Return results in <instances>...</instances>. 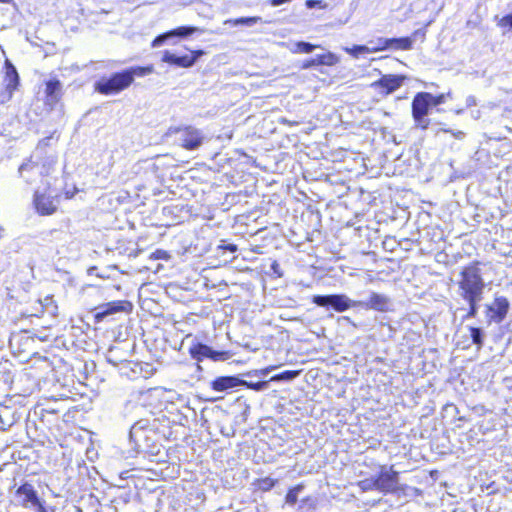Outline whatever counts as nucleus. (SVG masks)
<instances>
[{
	"instance_id": "10",
	"label": "nucleus",
	"mask_w": 512,
	"mask_h": 512,
	"mask_svg": "<svg viewBox=\"0 0 512 512\" xmlns=\"http://www.w3.org/2000/svg\"><path fill=\"white\" fill-rule=\"evenodd\" d=\"M510 308V303L508 299L504 296L495 297L493 302L487 305V316L489 317L490 322L501 323Z\"/></svg>"
},
{
	"instance_id": "32",
	"label": "nucleus",
	"mask_w": 512,
	"mask_h": 512,
	"mask_svg": "<svg viewBox=\"0 0 512 512\" xmlns=\"http://www.w3.org/2000/svg\"><path fill=\"white\" fill-rule=\"evenodd\" d=\"M446 96H450V93L440 94L438 96H434L431 94V98L429 99V102L432 105V107L438 106L445 102Z\"/></svg>"
},
{
	"instance_id": "19",
	"label": "nucleus",
	"mask_w": 512,
	"mask_h": 512,
	"mask_svg": "<svg viewBox=\"0 0 512 512\" xmlns=\"http://www.w3.org/2000/svg\"><path fill=\"white\" fill-rule=\"evenodd\" d=\"M198 31H201L198 27L182 26V27H178L176 29L169 31V33H170L171 38L172 37L186 38Z\"/></svg>"
},
{
	"instance_id": "12",
	"label": "nucleus",
	"mask_w": 512,
	"mask_h": 512,
	"mask_svg": "<svg viewBox=\"0 0 512 512\" xmlns=\"http://www.w3.org/2000/svg\"><path fill=\"white\" fill-rule=\"evenodd\" d=\"M17 502L24 508L32 509L40 500L33 485L24 483L15 492Z\"/></svg>"
},
{
	"instance_id": "2",
	"label": "nucleus",
	"mask_w": 512,
	"mask_h": 512,
	"mask_svg": "<svg viewBox=\"0 0 512 512\" xmlns=\"http://www.w3.org/2000/svg\"><path fill=\"white\" fill-rule=\"evenodd\" d=\"M461 297H483L485 282L479 263H472L462 269L458 281Z\"/></svg>"
},
{
	"instance_id": "30",
	"label": "nucleus",
	"mask_w": 512,
	"mask_h": 512,
	"mask_svg": "<svg viewBox=\"0 0 512 512\" xmlns=\"http://www.w3.org/2000/svg\"><path fill=\"white\" fill-rule=\"evenodd\" d=\"M170 38H171V36H170L169 31H168V32H166V33H163V34H161V35L157 36V37L152 41L151 46H152L153 48L159 47V46L163 45V44H164L168 39H170Z\"/></svg>"
},
{
	"instance_id": "5",
	"label": "nucleus",
	"mask_w": 512,
	"mask_h": 512,
	"mask_svg": "<svg viewBox=\"0 0 512 512\" xmlns=\"http://www.w3.org/2000/svg\"><path fill=\"white\" fill-rule=\"evenodd\" d=\"M180 134L181 145L187 150H195L202 145V132L192 126L170 127L166 135Z\"/></svg>"
},
{
	"instance_id": "27",
	"label": "nucleus",
	"mask_w": 512,
	"mask_h": 512,
	"mask_svg": "<svg viewBox=\"0 0 512 512\" xmlns=\"http://www.w3.org/2000/svg\"><path fill=\"white\" fill-rule=\"evenodd\" d=\"M358 486L363 491L376 490V478H368V479L361 480L358 483Z\"/></svg>"
},
{
	"instance_id": "8",
	"label": "nucleus",
	"mask_w": 512,
	"mask_h": 512,
	"mask_svg": "<svg viewBox=\"0 0 512 512\" xmlns=\"http://www.w3.org/2000/svg\"><path fill=\"white\" fill-rule=\"evenodd\" d=\"M189 351L192 358L197 361H202L204 358H210L213 361H225L231 356L228 351H216L203 343L193 345Z\"/></svg>"
},
{
	"instance_id": "47",
	"label": "nucleus",
	"mask_w": 512,
	"mask_h": 512,
	"mask_svg": "<svg viewBox=\"0 0 512 512\" xmlns=\"http://www.w3.org/2000/svg\"><path fill=\"white\" fill-rule=\"evenodd\" d=\"M0 422H1L2 424H7L8 426H10V425H11V423H5V422H4V420H2V413H1V412H0Z\"/></svg>"
},
{
	"instance_id": "3",
	"label": "nucleus",
	"mask_w": 512,
	"mask_h": 512,
	"mask_svg": "<svg viewBox=\"0 0 512 512\" xmlns=\"http://www.w3.org/2000/svg\"><path fill=\"white\" fill-rule=\"evenodd\" d=\"M313 303L320 307H331L336 312H344L352 307H358V300H351L345 294L315 295Z\"/></svg>"
},
{
	"instance_id": "7",
	"label": "nucleus",
	"mask_w": 512,
	"mask_h": 512,
	"mask_svg": "<svg viewBox=\"0 0 512 512\" xmlns=\"http://www.w3.org/2000/svg\"><path fill=\"white\" fill-rule=\"evenodd\" d=\"M399 483L398 472L391 466H381L379 475L376 477V490L383 493H392L396 491Z\"/></svg>"
},
{
	"instance_id": "37",
	"label": "nucleus",
	"mask_w": 512,
	"mask_h": 512,
	"mask_svg": "<svg viewBox=\"0 0 512 512\" xmlns=\"http://www.w3.org/2000/svg\"><path fill=\"white\" fill-rule=\"evenodd\" d=\"M275 483L276 481L274 479L265 478L261 481V488L265 491H268L274 487Z\"/></svg>"
},
{
	"instance_id": "14",
	"label": "nucleus",
	"mask_w": 512,
	"mask_h": 512,
	"mask_svg": "<svg viewBox=\"0 0 512 512\" xmlns=\"http://www.w3.org/2000/svg\"><path fill=\"white\" fill-rule=\"evenodd\" d=\"M404 77L398 75H384L378 81L372 84L375 88H380V93L388 95L396 91L403 84Z\"/></svg>"
},
{
	"instance_id": "13",
	"label": "nucleus",
	"mask_w": 512,
	"mask_h": 512,
	"mask_svg": "<svg viewBox=\"0 0 512 512\" xmlns=\"http://www.w3.org/2000/svg\"><path fill=\"white\" fill-rule=\"evenodd\" d=\"M33 203L39 214L51 215L57 210L58 200L49 194L35 191Z\"/></svg>"
},
{
	"instance_id": "29",
	"label": "nucleus",
	"mask_w": 512,
	"mask_h": 512,
	"mask_svg": "<svg viewBox=\"0 0 512 512\" xmlns=\"http://www.w3.org/2000/svg\"><path fill=\"white\" fill-rule=\"evenodd\" d=\"M370 43L373 44L374 41H370ZM372 47H379V51L384 50L391 47V41L388 38L380 37L375 41V45Z\"/></svg>"
},
{
	"instance_id": "36",
	"label": "nucleus",
	"mask_w": 512,
	"mask_h": 512,
	"mask_svg": "<svg viewBox=\"0 0 512 512\" xmlns=\"http://www.w3.org/2000/svg\"><path fill=\"white\" fill-rule=\"evenodd\" d=\"M34 168H35V164L32 161H28L26 163H23L19 167V174H20L21 177H24V172L32 170Z\"/></svg>"
},
{
	"instance_id": "48",
	"label": "nucleus",
	"mask_w": 512,
	"mask_h": 512,
	"mask_svg": "<svg viewBox=\"0 0 512 512\" xmlns=\"http://www.w3.org/2000/svg\"><path fill=\"white\" fill-rule=\"evenodd\" d=\"M13 0H0V3H6V4H9L11 3Z\"/></svg>"
},
{
	"instance_id": "35",
	"label": "nucleus",
	"mask_w": 512,
	"mask_h": 512,
	"mask_svg": "<svg viewBox=\"0 0 512 512\" xmlns=\"http://www.w3.org/2000/svg\"><path fill=\"white\" fill-rule=\"evenodd\" d=\"M316 65H324L323 55H317L315 58H313L312 60L308 61L304 65V67L305 68H309V67L316 66Z\"/></svg>"
},
{
	"instance_id": "18",
	"label": "nucleus",
	"mask_w": 512,
	"mask_h": 512,
	"mask_svg": "<svg viewBox=\"0 0 512 512\" xmlns=\"http://www.w3.org/2000/svg\"><path fill=\"white\" fill-rule=\"evenodd\" d=\"M345 51L353 56L354 58H358L360 55L365 53H374L379 51V47H370L366 45H354L351 48L346 47Z\"/></svg>"
},
{
	"instance_id": "51",
	"label": "nucleus",
	"mask_w": 512,
	"mask_h": 512,
	"mask_svg": "<svg viewBox=\"0 0 512 512\" xmlns=\"http://www.w3.org/2000/svg\"><path fill=\"white\" fill-rule=\"evenodd\" d=\"M477 114H480V111H477V113H474V116H475L476 118H479V115H477Z\"/></svg>"
},
{
	"instance_id": "31",
	"label": "nucleus",
	"mask_w": 512,
	"mask_h": 512,
	"mask_svg": "<svg viewBox=\"0 0 512 512\" xmlns=\"http://www.w3.org/2000/svg\"><path fill=\"white\" fill-rule=\"evenodd\" d=\"M15 90L16 89H9L8 86H5V90L0 93V103L4 104L10 101Z\"/></svg>"
},
{
	"instance_id": "46",
	"label": "nucleus",
	"mask_w": 512,
	"mask_h": 512,
	"mask_svg": "<svg viewBox=\"0 0 512 512\" xmlns=\"http://www.w3.org/2000/svg\"><path fill=\"white\" fill-rule=\"evenodd\" d=\"M136 430H137V424L132 426V428L130 430V437H132L136 433Z\"/></svg>"
},
{
	"instance_id": "50",
	"label": "nucleus",
	"mask_w": 512,
	"mask_h": 512,
	"mask_svg": "<svg viewBox=\"0 0 512 512\" xmlns=\"http://www.w3.org/2000/svg\"><path fill=\"white\" fill-rule=\"evenodd\" d=\"M477 114H480V111H477V113H474V116H475L476 118H479V115H477Z\"/></svg>"
},
{
	"instance_id": "41",
	"label": "nucleus",
	"mask_w": 512,
	"mask_h": 512,
	"mask_svg": "<svg viewBox=\"0 0 512 512\" xmlns=\"http://www.w3.org/2000/svg\"><path fill=\"white\" fill-rule=\"evenodd\" d=\"M501 25L512 28V14L506 15L501 19Z\"/></svg>"
},
{
	"instance_id": "33",
	"label": "nucleus",
	"mask_w": 512,
	"mask_h": 512,
	"mask_svg": "<svg viewBox=\"0 0 512 512\" xmlns=\"http://www.w3.org/2000/svg\"><path fill=\"white\" fill-rule=\"evenodd\" d=\"M306 6L309 9H312V8H315V7H319L321 9H326L327 8V3H325V2H323L321 0H307L306 1Z\"/></svg>"
},
{
	"instance_id": "25",
	"label": "nucleus",
	"mask_w": 512,
	"mask_h": 512,
	"mask_svg": "<svg viewBox=\"0 0 512 512\" xmlns=\"http://www.w3.org/2000/svg\"><path fill=\"white\" fill-rule=\"evenodd\" d=\"M239 386H246L247 388L252 389L254 391H263L267 388L268 383L266 381L254 383L241 379V384H239Z\"/></svg>"
},
{
	"instance_id": "43",
	"label": "nucleus",
	"mask_w": 512,
	"mask_h": 512,
	"mask_svg": "<svg viewBox=\"0 0 512 512\" xmlns=\"http://www.w3.org/2000/svg\"><path fill=\"white\" fill-rule=\"evenodd\" d=\"M271 269H272V271H273L275 274H277L279 277H281V276H282V273H281V271H280V265H279L276 261H274V262L271 264Z\"/></svg>"
},
{
	"instance_id": "42",
	"label": "nucleus",
	"mask_w": 512,
	"mask_h": 512,
	"mask_svg": "<svg viewBox=\"0 0 512 512\" xmlns=\"http://www.w3.org/2000/svg\"><path fill=\"white\" fill-rule=\"evenodd\" d=\"M477 105V99L475 96L470 95L466 98V107H472Z\"/></svg>"
},
{
	"instance_id": "44",
	"label": "nucleus",
	"mask_w": 512,
	"mask_h": 512,
	"mask_svg": "<svg viewBox=\"0 0 512 512\" xmlns=\"http://www.w3.org/2000/svg\"><path fill=\"white\" fill-rule=\"evenodd\" d=\"M258 373H260L261 375L265 376V375L267 374V370H261V371H257V370H255V371H250V372H248V373H246V374H244V375H245V376L250 377V376H253V375L257 376V375H258Z\"/></svg>"
},
{
	"instance_id": "24",
	"label": "nucleus",
	"mask_w": 512,
	"mask_h": 512,
	"mask_svg": "<svg viewBox=\"0 0 512 512\" xmlns=\"http://www.w3.org/2000/svg\"><path fill=\"white\" fill-rule=\"evenodd\" d=\"M260 17H241L234 20H227L225 21V24H233L234 26L237 25H247V26H253L258 21H260Z\"/></svg>"
},
{
	"instance_id": "28",
	"label": "nucleus",
	"mask_w": 512,
	"mask_h": 512,
	"mask_svg": "<svg viewBox=\"0 0 512 512\" xmlns=\"http://www.w3.org/2000/svg\"><path fill=\"white\" fill-rule=\"evenodd\" d=\"M296 47H297V49L294 50V52H301V53H311L316 48L315 45L308 43V42H304V41L297 42Z\"/></svg>"
},
{
	"instance_id": "52",
	"label": "nucleus",
	"mask_w": 512,
	"mask_h": 512,
	"mask_svg": "<svg viewBox=\"0 0 512 512\" xmlns=\"http://www.w3.org/2000/svg\"><path fill=\"white\" fill-rule=\"evenodd\" d=\"M462 112H463V109H459V110H457V112H456V113H457V114H461Z\"/></svg>"
},
{
	"instance_id": "15",
	"label": "nucleus",
	"mask_w": 512,
	"mask_h": 512,
	"mask_svg": "<svg viewBox=\"0 0 512 512\" xmlns=\"http://www.w3.org/2000/svg\"><path fill=\"white\" fill-rule=\"evenodd\" d=\"M241 379L237 376H220L211 381V388L217 392H226L229 389L238 387Z\"/></svg>"
},
{
	"instance_id": "21",
	"label": "nucleus",
	"mask_w": 512,
	"mask_h": 512,
	"mask_svg": "<svg viewBox=\"0 0 512 512\" xmlns=\"http://www.w3.org/2000/svg\"><path fill=\"white\" fill-rule=\"evenodd\" d=\"M469 304V311L464 317L465 319L474 318L478 312V302L482 300L483 297H462Z\"/></svg>"
},
{
	"instance_id": "4",
	"label": "nucleus",
	"mask_w": 512,
	"mask_h": 512,
	"mask_svg": "<svg viewBox=\"0 0 512 512\" xmlns=\"http://www.w3.org/2000/svg\"><path fill=\"white\" fill-rule=\"evenodd\" d=\"M431 93L420 92L417 93L412 101V115L418 127L427 129L430 120L426 118L432 105L429 102Z\"/></svg>"
},
{
	"instance_id": "39",
	"label": "nucleus",
	"mask_w": 512,
	"mask_h": 512,
	"mask_svg": "<svg viewBox=\"0 0 512 512\" xmlns=\"http://www.w3.org/2000/svg\"><path fill=\"white\" fill-rule=\"evenodd\" d=\"M441 131H443L445 133H451V135L453 137H455L456 139H459V140H462L465 137V133L460 130L454 131L451 129H442Z\"/></svg>"
},
{
	"instance_id": "20",
	"label": "nucleus",
	"mask_w": 512,
	"mask_h": 512,
	"mask_svg": "<svg viewBox=\"0 0 512 512\" xmlns=\"http://www.w3.org/2000/svg\"><path fill=\"white\" fill-rule=\"evenodd\" d=\"M391 47L401 50H410L412 48L413 41L409 37L403 38H390Z\"/></svg>"
},
{
	"instance_id": "9",
	"label": "nucleus",
	"mask_w": 512,
	"mask_h": 512,
	"mask_svg": "<svg viewBox=\"0 0 512 512\" xmlns=\"http://www.w3.org/2000/svg\"><path fill=\"white\" fill-rule=\"evenodd\" d=\"M132 309V304L128 301H112L97 306L95 311L96 322H101L108 316L118 312H128Z\"/></svg>"
},
{
	"instance_id": "40",
	"label": "nucleus",
	"mask_w": 512,
	"mask_h": 512,
	"mask_svg": "<svg viewBox=\"0 0 512 512\" xmlns=\"http://www.w3.org/2000/svg\"><path fill=\"white\" fill-rule=\"evenodd\" d=\"M219 249L228 250L231 253L237 251V246L235 244H222L218 246Z\"/></svg>"
},
{
	"instance_id": "49",
	"label": "nucleus",
	"mask_w": 512,
	"mask_h": 512,
	"mask_svg": "<svg viewBox=\"0 0 512 512\" xmlns=\"http://www.w3.org/2000/svg\"><path fill=\"white\" fill-rule=\"evenodd\" d=\"M477 114H480V111H477V113H474V116H475L476 118H479V115H477Z\"/></svg>"
},
{
	"instance_id": "17",
	"label": "nucleus",
	"mask_w": 512,
	"mask_h": 512,
	"mask_svg": "<svg viewBox=\"0 0 512 512\" xmlns=\"http://www.w3.org/2000/svg\"><path fill=\"white\" fill-rule=\"evenodd\" d=\"M62 84L59 80H49L46 83V95L49 104H55L61 97Z\"/></svg>"
},
{
	"instance_id": "1",
	"label": "nucleus",
	"mask_w": 512,
	"mask_h": 512,
	"mask_svg": "<svg viewBox=\"0 0 512 512\" xmlns=\"http://www.w3.org/2000/svg\"><path fill=\"white\" fill-rule=\"evenodd\" d=\"M153 66H136L122 72L114 73L109 78H102L95 83V90L101 94H116L131 85L134 77H143L153 72Z\"/></svg>"
},
{
	"instance_id": "26",
	"label": "nucleus",
	"mask_w": 512,
	"mask_h": 512,
	"mask_svg": "<svg viewBox=\"0 0 512 512\" xmlns=\"http://www.w3.org/2000/svg\"><path fill=\"white\" fill-rule=\"evenodd\" d=\"M299 375V371H284L278 375H275L272 377L271 380H284V381H291L295 379Z\"/></svg>"
},
{
	"instance_id": "16",
	"label": "nucleus",
	"mask_w": 512,
	"mask_h": 512,
	"mask_svg": "<svg viewBox=\"0 0 512 512\" xmlns=\"http://www.w3.org/2000/svg\"><path fill=\"white\" fill-rule=\"evenodd\" d=\"M5 76L4 83L5 86H8L9 89H17L19 85V74L16 70V67L10 62L9 59L5 60L4 63Z\"/></svg>"
},
{
	"instance_id": "38",
	"label": "nucleus",
	"mask_w": 512,
	"mask_h": 512,
	"mask_svg": "<svg viewBox=\"0 0 512 512\" xmlns=\"http://www.w3.org/2000/svg\"><path fill=\"white\" fill-rule=\"evenodd\" d=\"M323 58H324V65L331 66V65H334L338 61V58L332 53L324 54Z\"/></svg>"
},
{
	"instance_id": "34",
	"label": "nucleus",
	"mask_w": 512,
	"mask_h": 512,
	"mask_svg": "<svg viewBox=\"0 0 512 512\" xmlns=\"http://www.w3.org/2000/svg\"><path fill=\"white\" fill-rule=\"evenodd\" d=\"M32 509L35 510L36 512H54V509L51 506H47L44 502H41L40 500Z\"/></svg>"
},
{
	"instance_id": "22",
	"label": "nucleus",
	"mask_w": 512,
	"mask_h": 512,
	"mask_svg": "<svg viewBox=\"0 0 512 512\" xmlns=\"http://www.w3.org/2000/svg\"><path fill=\"white\" fill-rule=\"evenodd\" d=\"M469 330L473 344H475L478 349H481L484 343L483 330L477 327H469Z\"/></svg>"
},
{
	"instance_id": "11",
	"label": "nucleus",
	"mask_w": 512,
	"mask_h": 512,
	"mask_svg": "<svg viewBox=\"0 0 512 512\" xmlns=\"http://www.w3.org/2000/svg\"><path fill=\"white\" fill-rule=\"evenodd\" d=\"M203 54L204 51L197 50L193 51L190 55L177 56L166 50L163 53L162 61L178 67L189 68L192 67Z\"/></svg>"
},
{
	"instance_id": "23",
	"label": "nucleus",
	"mask_w": 512,
	"mask_h": 512,
	"mask_svg": "<svg viewBox=\"0 0 512 512\" xmlns=\"http://www.w3.org/2000/svg\"><path fill=\"white\" fill-rule=\"evenodd\" d=\"M304 489V485L298 484L291 488L285 497V502L289 505H294L298 500V495L302 492Z\"/></svg>"
},
{
	"instance_id": "6",
	"label": "nucleus",
	"mask_w": 512,
	"mask_h": 512,
	"mask_svg": "<svg viewBox=\"0 0 512 512\" xmlns=\"http://www.w3.org/2000/svg\"><path fill=\"white\" fill-rule=\"evenodd\" d=\"M358 307L366 310L388 312L393 309V302L389 296L372 291L367 300H358Z\"/></svg>"
},
{
	"instance_id": "45",
	"label": "nucleus",
	"mask_w": 512,
	"mask_h": 512,
	"mask_svg": "<svg viewBox=\"0 0 512 512\" xmlns=\"http://www.w3.org/2000/svg\"><path fill=\"white\" fill-rule=\"evenodd\" d=\"M339 321H345V322H347L349 324H352L353 326H356L355 323L348 316H343V317L339 318Z\"/></svg>"
}]
</instances>
